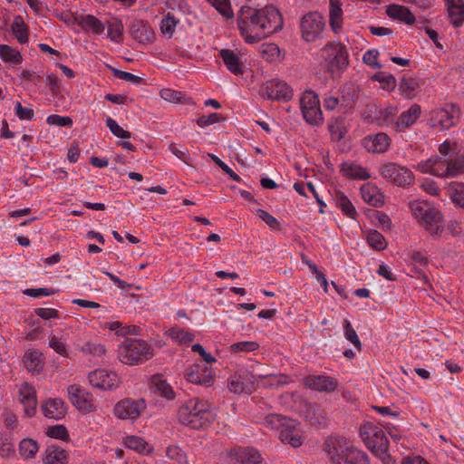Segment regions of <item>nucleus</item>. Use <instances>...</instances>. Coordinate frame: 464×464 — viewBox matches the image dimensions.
Segmentation results:
<instances>
[{
    "label": "nucleus",
    "mask_w": 464,
    "mask_h": 464,
    "mask_svg": "<svg viewBox=\"0 0 464 464\" xmlns=\"http://www.w3.org/2000/svg\"><path fill=\"white\" fill-rule=\"evenodd\" d=\"M251 378L252 376H249V373L246 372L236 373L231 376L227 387L234 393L251 394L256 390L255 382Z\"/></svg>",
    "instance_id": "nucleus-17"
},
{
    "label": "nucleus",
    "mask_w": 464,
    "mask_h": 464,
    "mask_svg": "<svg viewBox=\"0 0 464 464\" xmlns=\"http://www.w3.org/2000/svg\"><path fill=\"white\" fill-rule=\"evenodd\" d=\"M225 120H226V117H224L218 113L212 112L208 116L202 115L200 117H198L196 121H197V124L200 128H204L206 126H209V125H212L217 122L224 121Z\"/></svg>",
    "instance_id": "nucleus-62"
},
{
    "label": "nucleus",
    "mask_w": 464,
    "mask_h": 464,
    "mask_svg": "<svg viewBox=\"0 0 464 464\" xmlns=\"http://www.w3.org/2000/svg\"><path fill=\"white\" fill-rule=\"evenodd\" d=\"M46 122L49 125H56L60 127H72V119L68 116H61L58 114H52L47 117Z\"/></svg>",
    "instance_id": "nucleus-64"
},
{
    "label": "nucleus",
    "mask_w": 464,
    "mask_h": 464,
    "mask_svg": "<svg viewBox=\"0 0 464 464\" xmlns=\"http://www.w3.org/2000/svg\"><path fill=\"white\" fill-rule=\"evenodd\" d=\"M169 336L179 344H188L193 342L195 334L179 328V326H173L167 332Z\"/></svg>",
    "instance_id": "nucleus-40"
},
{
    "label": "nucleus",
    "mask_w": 464,
    "mask_h": 464,
    "mask_svg": "<svg viewBox=\"0 0 464 464\" xmlns=\"http://www.w3.org/2000/svg\"><path fill=\"white\" fill-rule=\"evenodd\" d=\"M42 410L46 418L61 420L67 413V407L64 401L59 398L48 399L43 405Z\"/></svg>",
    "instance_id": "nucleus-21"
},
{
    "label": "nucleus",
    "mask_w": 464,
    "mask_h": 464,
    "mask_svg": "<svg viewBox=\"0 0 464 464\" xmlns=\"http://www.w3.org/2000/svg\"><path fill=\"white\" fill-rule=\"evenodd\" d=\"M420 221L425 225L426 231L429 232L430 236H439L444 230L443 216L438 208L432 206Z\"/></svg>",
    "instance_id": "nucleus-15"
},
{
    "label": "nucleus",
    "mask_w": 464,
    "mask_h": 464,
    "mask_svg": "<svg viewBox=\"0 0 464 464\" xmlns=\"http://www.w3.org/2000/svg\"><path fill=\"white\" fill-rule=\"evenodd\" d=\"M152 356V348L141 339L125 338L118 348L119 360L128 365L142 363Z\"/></svg>",
    "instance_id": "nucleus-6"
},
{
    "label": "nucleus",
    "mask_w": 464,
    "mask_h": 464,
    "mask_svg": "<svg viewBox=\"0 0 464 464\" xmlns=\"http://www.w3.org/2000/svg\"><path fill=\"white\" fill-rule=\"evenodd\" d=\"M160 97L167 102L173 103H189L191 99L179 91L172 90L169 88L161 89L160 92Z\"/></svg>",
    "instance_id": "nucleus-38"
},
{
    "label": "nucleus",
    "mask_w": 464,
    "mask_h": 464,
    "mask_svg": "<svg viewBox=\"0 0 464 464\" xmlns=\"http://www.w3.org/2000/svg\"><path fill=\"white\" fill-rule=\"evenodd\" d=\"M11 28L15 38L20 44L28 42V27L20 15L14 17Z\"/></svg>",
    "instance_id": "nucleus-39"
},
{
    "label": "nucleus",
    "mask_w": 464,
    "mask_h": 464,
    "mask_svg": "<svg viewBox=\"0 0 464 464\" xmlns=\"http://www.w3.org/2000/svg\"><path fill=\"white\" fill-rule=\"evenodd\" d=\"M440 162V157L435 159H429L427 160L420 161L418 164V169L422 173H430L435 176L441 177V172L438 171L437 163Z\"/></svg>",
    "instance_id": "nucleus-51"
},
{
    "label": "nucleus",
    "mask_w": 464,
    "mask_h": 464,
    "mask_svg": "<svg viewBox=\"0 0 464 464\" xmlns=\"http://www.w3.org/2000/svg\"><path fill=\"white\" fill-rule=\"evenodd\" d=\"M460 108L455 103H447L444 108L434 111L431 121L432 126H440L442 129H450L456 124V120L460 116Z\"/></svg>",
    "instance_id": "nucleus-11"
},
{
    "label": "nucleus",
    "mask_w": 464,
    "mask_h": 464,
    "mask_svg": "<svg viewBox=\"0 0 464 464\" xmlns=\"http://www.w3.org/2000/svg\"><path fill=\"white\" fill-rule=\"evenodd\" d=\"M421 112L419 104H412L409 110L402 112L395 121V129L397 131H403L416 122Z\"/></svg>",
    "instance_id": "nucleus-23"
},
{
    "label": "nucleus",
    "mask_w": 464,
    "mask_h": 464,
    "mask_svg": "<svg viewBox=\"0 0 464 464\" xmlns=\"http://www.w3.org/2000/svg\"><path fill=\"white\" fill-rule=\"evenodd\" d=\"M108 67L111 71L112 74L118 79L131 82L132 83L137 85L143 82V79L140 76H137L128 72L121 71L111 66Z\"/></svg>",
    "instance_id": "nucleus-59"
},
{
    "label": "nucleus",
    "mask_w": 464,
    "mask_h": 464,
    "mask_svg": "<svg viewBox=\"0 0 464 464\" xmlns=\"http://www.w3.org/2000/svg\"><path fill=\"white\" fill-rule=\"evenodd\" d=\"M123 32V24L121 20H116L108 25V37L113 41L119 43L121 40Z\"/></svg>",
    "instance_id": "nucleus-58"
},
{
    "label": "nucleus",
    "mask_w": 464,
    "mask_h": 464,
    "mask_svg": "<svg viewBox=\"0 0 464 464\" xmlns=\"http://www.w3.org/2000/svg\"><path fill=\"white\" fill-rule=\"evenodd\" d=\"M447 5L450 23L454 28L462 26L464 23V0H444Z\"/></svg>",
    "instance_id": "nucleus-22"
},
{
    "label": "nucleus",
    "mask_w": 464,
    "mask_h": 464,
    "mask_svg": "<svg viewBox=\"0 0 464 464\" xmlns=\"http://www.w3.org/2000/svg\"><path fill=\"white\" fill-rule=\"evenodd\" d=\"M180 423L193 430L204 429L210 422L211 413L207 401L188 400L178 411Z\"/></svg>",
    "instance_id": "nucleus-3"
},
{
    "label": "nucleus",
    "mask_w": 464,
    "mask_h": 464,
    "mask_svg": "<svg viewBox=\"0 0 464 464\" xmlns=\"http://www.w3.org/2000/svg\"><path fill=\"white\" fill-rule=\"evenodd\" d=\"M106 126L110 129L111 133L120 139H130L131 133L128 130H123L112 118L108 117L106 119Z\"/></svg>",
    "instance_id": "nucleus-56"
},
{
    "label": "nucleus",
    "mask_w": 464,
    "mask_h": 464,
    "mask_svg": "<svg viewBox=\"0 0 464 464\" xmlns=\"http://www.w3.org/2000/svg\"><path fill=\"white\" fill-rule=\"evenodd\" d=\"M324 60L322 65L332 77L340 76L349 65V54L346 46L340 42H329L320 51Z\"/></svg>",
    "instance_id": "nucleus-4"
},
{
    "label": "nucleus",
    "mask_w": 464,
    "mask_h": 464,
    "mask_svg": "<svg viewBox=\"0 0 464 464\" xmlns=\"http://www.w3.org/2000/svg\"><path fill=\"white\" fill-rule=\"evenodd\" d=\"M301 111L311 110L314 107H320L318 95L312 90L305 91L300 99Z\"/></svg>",
    "instance_id": "nucleus-44"
},
{
    "label": "nucleus",
    "mask_w": 464,
    "mask_h": 464,
    "mask_svg": "<svg viewBox=\"0 0 464 464\" xmlns=\"http://www.w3.org/2000/svg\"><path fill=\"white\" fill-rule=\"evenodd\" d=\"M88 379L91 385L95 388L111 390L117 387V374L112 372L95 370L90 372Z\"/></svg>",
    "instance_id": "nucleus-18"
},
{
    "label": "nucleus",
    "mask_w": 464,
    "mask_h": 464,
    "mask_svg": "<svg viewBox=\"0 0 464 464\" xmlns=\"http://www.w3.org/2000/svg\"><path fill=\"white\" fill-rule=\"evenodd\" d=\"M145 409L146 402L143 399H123L115 404L113 411L119 419L135 420Z\"/></svg>",
    "instance_id": "nucleus-9"
},
{
    "label": "nucleus",
    "mask_w": 464,
    "mask_h": 464,
    "mask_svg": "<svg viewBox=\"0 0 464 464\" xmlns=\"http://www.w3.org/2000/svg\"><path fill=\"white\" fill-rule=\"evenodd\" d=\"M279 47L274 43L264 44L260 47V55L266 62L272 63L279 56Z\"/></svg>",
    "instance_id": "nucleus-48"
},
{
    "label": "nucleus",
    "mask_w": 464,
    "mask_h": 464,
    "mask_svg": "<svg viewBox=\"0 0 464 464\" xmlns=\"http://www.w3.org/2000/svg\"><path fill=\"white\" fill-rule=\"evenodd\" d=\"M224 17L232 18L234 14L229 0H207Z\"/></svg>",
    "instance_id": "nucleus-54"
},
{
    "label": "nucleus",
    "mask_w": 464,
    "mask_h": 464,
    "mask_svg": "<svg viewBox=\"0 0 464 464\" xmlns=\"http://www.w3.org/2000/svg\"><path fill=\"white\" fill-rule=\"evenodd\" d=\"M259 348L258 343L255 341H243L233 343L230 346L232 353L238 352H254Z\"/></svg>",
    "instance_id": "nucleus-61"
},
{
    "label": "nucleus",
    "mask_w": 464,
    "mask_h": 464,
    "mask_svg": "<svg viewBox=\"0 0 464 464\" xmlns=\"http://www.w3.org/2000/svg\"><path fill=\"white\" fill-rule=\"evenodd\" d=\"M305 121L314 127L324 123V117L321 107H314L311 110L301 111Z\"/></svg>",
    "instance_id": "nucleus-42"
},
{
    "label": "nucleus",
    "mask_w": 464,
    "mask_h": 464,
    "mask_svg": "<svg viewBox=\"0 0 464 464\" xmlns=\"http://www.w3.org/2000/svg\"><path fill=\"white\" fill-rule=\"evenodd\" d=\"M358 90L351 83H346L341 88V105L345 108H353L358 99Z\"/></svg>",
    "instance_id": "nucleus-32"
},
{
    "label": "nucleus",
    "mask_w": 464,
    "mask_h": 464,
    "mask_svg": "<svg viewBox=\"0 0 464 464\" xmlns=\"http://www.w3.org/2000/svg\"><path fill=\"white\" fill-rule=\"evenodd\" d=\"M71 403L79 411L88 413L94 411L93 396L80 385L72 384L67 388Z\"/></svg>",
    "instance_id": "nucleus-10"
},
{
    "label": "nucleus",
    "mask_w": 464,
    "mask_h": 464,
    "mask_svg": "<svg viewBox=\"0 0 464 464\" xmlns=\"http://www.w3.org/2000/svg\"><path fill=\"white\" fill-rule=\"evenodd\" d=\"M281 14L274 6L255 9L242 6L237 13V26L247 44H256L282 28Z\"/></svg>",
    "instance_id": "nucleus-1"
},
{
    "label": "nucleus",
    "mask_w": 464,
    "mask_h": 464,
    "mask_svg": "<svg viewBox=\"0 0 464 464\" xmlns=\"http://www.w3.org/2000/svg\"><path fill=\"white\" fill-rule=\"evenodd\" d=\"M324 450L334 464H369L368 455L355 448L343 437H331L325 440Z\"/></svg>",
    "instance_id": "nucleus-2"
},
{
    "label": "nucleus",
    "mask_w": 464,
    "mask_h": 464,
    "mask_svg": "<svg viewBox=\"0 0 464 464\" xmlns=\"http://www.w3.org/2000/svg\"><path fill=\"white\" fill-rule=\"evenodd\" d=\"M419 87L418 82L412 78L411 76H409L408 74H404L399 84V90L401 93L406 98V99H412L416 95V90Z\"/></svg>",
    "instance_id": "nucleus-34"
},
{
    "label": "nucleus",
    "mask_w": 464,
    "mask_h": 464,
    "mask_svg": "<svg viewBox=\"0 0 464 464\" xmlns=\"http://www.w3.org/2000/svg\"><path fill=\"white\" fill-rule=\"evenodd\" d=\"M78 24L81 25L83 30H91L96 34H102L105 29L104 24L92 14L82 15L78 21Z\"/></svg>",
    "instance_id": "nucleus-33"
},
{
    "label": "nucleus",
    "mask_w": 464,
    "mask_h": 464,
    "mask_svg": "<svg viewBox=\"0 0 464 464\" xmlns=\"http://www.w3.org/2000/svg\"><path fill=\"white\" fill-rule=\"evenodd\" d=\"M155 392L168 400L174 399L175 397L171 386L165 380H158L155 382Z\"/></svg>",
    "instance_id": "nucleus-60"
},
{
    "label": "nucleus",
    "mask_w": 464,
    "mask_h": 464,
    "mask_svg": "<svg viewBox=\"0 0 464 464\" xmlns=\"http://www.w3.org/2000/svg\"><path fill=\"white\" fill-rule=\"evenodd\" d=\"M304 385L319 392H334L338 385L337 381L331 376L309 375L304 378Z\"/></svg>",
    "instance_id": "nucleus-20"
},
{
    "label": "nucleus",
    "mask_w": 464,
    "mask_h": 464,
    "mask_svg": "<svg viewBox=\"0 0 464 464\" xmlns=\"http://www.w3.org/2000/svg\"><path fill=\"white\" fill-rule=\"evenodd\" d=\"M371 79L374 82H380L382 89L389 92L394 90L397 84V81L393 75H385L383 72H376L371 77Z\"/></svg>",
    "instance_id": "nucleus-46"
},
{
    "label": "nucleus",
    "mask_w": 464,
    "mask_h": 464,
    "mask_svg": "<svg viewBox=\"0 0 464 464\" xmlns=\"http://www.w3.org/2000/svg\"><path fill=\"white\" fill-rule=\"evenodd\" d=\"M381 174L385 179L399 187L410 186L414 181V175L411 169L393 162L383 165Z\"/></svg>",
    "instance_id": "nucleus-8"
},
{
    "label": "nucleus",
    "mask_w": 464,
    "mask_h": 464,
    "mask_svg": "<svg viewBox=\"0 0 464 464\" xmlns=\"http://www.w3.org/2000/svg\"><path fill=\"white\" fill-rule=\"evenodd\" d=\"M45 433L48 437L53 439H57L61 440H69V432L66 427L63 425L50 426L47 428Z\"/></svg>",
    "instance_id": "nucleus-55"
},
{
    "label": "nucleus",
    "mask_w": 464,
    "mask_h": 464,
    "mask_svg": "<svg viewBox=\"0 0 464 464\" xmlns=\"http://www.w3.org/2000/svg\"><path fill=\"white\" fill-rule=\"evenodd\" d=\"M185 377L188 382L197 385L209 386L214 381L211 369L204 363L190 365L186 370Z\"/></svg>",
    "instance_id": "nucleus-12"
},
{
    "label": "nucleus",
    "mask_w": 464,
    "mask_h": 464,
    "mask_svg": "<svg viewBox=\"0 0 464 464\" xmlns=\"http://www.w3.org/2000/svg\"><path fill=\"white\" fill-rule=\"evenodd\" d=\"M343 10L341 8V5L339 4V0H331L329 22L334 33L337 34L341 30Z\"/></svg>",
    "instance_id": "nucleus-31"
},
{
    "label": "nucleus",
    "mask_w": 464,
    "mask_h": 464,
    "mask_svg": "<svg viewBox=\"0 0 464 464\" xmlns=\"http://www.w3.org/2000/svg\"><path fill=\"white\" fill-rule=\"evenodd\" d=\"M450 191L453 202L464 208V183H450Z\"/></svg>",
    "instance_id": "nucleus-49"
},
{
    "label": "nucleus",
    "mask_w": 464,
    "mask_h": 464,
    "mask_svg": "<svg viewBox=\"0 0 464 464\" xmlns=\"http://www.w3.org/2000/svg\"><path fill=\"white\" fill-rule=\"evenodd\" d=\"M68 454L65 450L60 446L51 444L48 445L43 456L44 464H67Z\"/></svg>",
    "instance_id": "nucleus-26"
},
{
    "label": "nucleus",
    "mask_w": 464,
    "mask_h": 464,
    "mask_svg": "<svg viewBox=\"0 0 464 464\" xmlns=\"http://www.w3.org/2000/svg\"><path fill=\"white\" fill-rule=\"evenodd\" d=\"M367 242L373 249L377 251H382L387 246V242L384 237L377 230H371L368 233Z\"/></svg>",
    "instance_id": "nucleus-47"
},
{
    "label": "nucleus",
    "mask_w": 464,
    "mask_h": 464,
    "mask_svg": "<svg viewBox=\"0 0 464 464\" xmlns=\"http://www.w3.org/2000/svg\"><path fill=\"white\" fill-rule=\"evenodd\" d=\"M279 439L282 442L290 444L294 448H297L302 445V438L300 435V431L297 429L296 420H293V425L287 423L280 430Z\"/></svg>",
    "instance_id": "nucleus-27"
},
{
    "label": "nucleus",
    "mask_w": 464,
    "mask_h": 464,
    "mask_svg": "<svg viewBox=\"0 0 464 464\" xmlns=\"http://www.w3.org/2000/svg\"><path fill=\"white\" fill-rule=\"evenodd\" d=\"M343 328H344L345 338L348 341H350L354 345V347L356 349L361 351L362 350L361 341H360L355 330L353 328L349 320H344Z\"/></svg>",
    "instance_id": "nucleus-57"
},
{
    "label": "nucleus",
    "mask_w": 464,
    "mask_h": 464,
    "mask_svg": "<svg viewBox=\"0 0 464 464\" xmlns=\"http://www.w3.org/2000/svg\"><path fill=\"white\" fill-rule=\"evenodd\" d=\"M231 461L235 464H261L263 458L254 448H237L230 452Z\"/></svg>",
    "instance_id": "nucleus-16"
},
{
    "label": "nucleus",
    "mask_w": 464,
    "mask_h": 464,
    "mask_svg": "<svg viewBox=\"0 0 464 464\" xmlns=\"http://www.w3.org/2000/svg\"><path fill=\"white\" fill-rule=\"evenodd\" d=\"M410 208L412 212V215L418 218L422 219L424 215L429 211V208L431 207L427 201L416 199L413 201H411Z\"/></svg>",
    "instance_id": "nucleus-52"
},
{
    "label": "nucleus",
    "mask_w": 464,
    "mask_h": 464,
    "mask_svg": "<svg viewBox=\"0 0 464 464\" xmlns=\"http://www.w3.org/2000/svg\"><path fill=\"white\" fill-rule=\"evenodd\" d=\"M219 56L229 72L236 75L243 73V63L234 51L222 49L219 51Z\"/></svg>",
    "instance_id": "nucleus-29"
},
{
    "label": "nucleus",
    "mask_w": 464,
    "mask_h": 464,
    "mask_svg": "<svg viewBox=\"0 0 464 464\" xmlns=\"http://www.w3.org/2000/svg\"><path fill=\"white\" fill-rule=\"evenodd\" d=\"M324 27V17L319 12H309L300 19L301 36L305 42L310 43L319 39Z\"/></svg>",
    "instance_id": "nucleus-7"
},
{
    "label": "nucleus",
    "mask_w": 464,
    "mask_h": 464,
    "mask_svg": "<svg viewBox=\"0 0 464 464\" xmlns=\"http://www.w3.org/2000/svg\"><path fill=\"white\" fill-rule=\"evenodd\" d=\"M266 423L274 430H281L287 423L293 425V419L281 414H269L266 417Z\"/></svg>",
    "instance_id": "nucleus-43"
},
{
    "label": "nucleus",
    "mask_w": 464,
    "mask_h": 464,
    "mask_svg": "<svg viewBox=\"0 0 464 464\" xmlns=\"http://www.w3.org/2000/svg\"><path fill=\"white\" fill-rule=\"evenodd\" d=\"M264 92L270 100L289 101L293 96L292 88L285 82L278 80L268 82L264 88Z\"/></svg>",
    "instance_id": "nucleus-14"
},
{
    "label": "nucleus",
    "mask_w": 464,
    "mask_h": 464,
    "mask_svg": "<svg viewBox=\"0 0 464 464\" xmlns=\"http://www.w3.org/2000/svg\"><path fill=\"white\" fill-rule=\"evenodd\" d=\"M0 57L5 63L14 64H19L23 61L21 53L7 44H0Z\"/></svg>",
    "instance_id": "nucleus-41"
},
{
    "label": "nucleus",
    "mask_w": 464,
    "mask_h": 464,
    "mask_svg": "<svg viewBox=\"0 0 464 464\" xmlns=\"http://www.w3.org/2000/svg\"><path fill=\"white\" fill-rule=\"evenodd\" d=\"M443 163H446L447 166L445 170L441 172V177H456L459 173L464 170V156H459L454 160L447 161L443 160Z\"/></svg>",
    "instance_id": "nucleus-37"
},
{
    "label": "nucleus",
    "mask_w": 464,
    "mask_h": 464,
    "mask_svg": "<svg viewBox=\"0 0 464 464\" xmlns=\"http://www.w3.org/2000/svg\"><path fill=\"white\" fill-rule=\"evenodd\" d=\"M343 176L349 179L366 180L371 178L368 170L355 162H343L340 166Z\"/></svg>",
    "instance_id": "nucleus-25"
},
{
    "label": "nucleus",
    "mask_w": 464,
    "mask_h": 464,
    "mask_svg": "<svg viewBox=\"0 0 464 464\" xmlns=\"http://www.w3.org/2000/svg\"><path fill=\"white\" fill-rule=\"evenodd\" d=\"M23 362L29 372L39 373L44 367L43 354L36 350L26 351Z\"/></svg>",
    "instance_id": "nucleus-30"
},
{
    "label": "nucleus",
    "mask_w": 464,
    "mask_h": 464,
    "mask_svg": "<svg viewBox=\"0 0 464 464\" xmlns=\"http://www.w3.org/2000/svg\"><path fill=\"white\" fill-rule=\"evenodd\" d=\"M386 14L393 19L405 23L406 24H413L415 16L411 10L404 5L392 4L386 7Z\"/></svg>",
    "instance_id": "nucleus-24"
},
{
    "label": "nucleus",
    "mask_w": 464,
    "mask_h": 464,
    "mask_svg": "<svg viewBox=\"0 0 464 464\" xmlns=\"http://www.w3.org/2000/svg\"><path fill=\"white\" fill-rule=\"evenodd\" d=\"M328 130L331 134V139L334 142H339L343 139L347 132L344 126V118L337 117L330 121L328 123Z\"/></svg>",
    "instance_id": "nucleus-35"
},
{
    "label": "nucleus",
    "mask_w": 464,
    "mask_h": 464,
    "mask_svg": "<svg viewBox=\"0 0 464 464\" xmlns=\"http://www.w3.org/2000/svg\"><path fill=\"white\" fill-rule=\"evenodd\" d=\"M209 158L213 160V162L218 165L225 173L229 175V177L235 181H240L241 178L231 169L229 168L223 160H221L217 155L213 153H208Z\"/></svg>",
    "instance_id": "nucleus-63"
},
{
    "label": "nucleus",
    "mask_w": 464,
    "mask_h": 464,
    "mask_svg": "<svg viewBox=\"0 0 464 464\" xmlns=\"http://www.w3.org/2000/svg\"><path fill=\"white\" fill-rule=\"evenodd\" d=\"M361 194L363 200L372 207L381 208L384 204L383 195L372 183L362 185L361 187Z\"/></svg>",
    "instance_id": "nucleus-28"
},
{
    "label": "nucleus",
    "mask_w": 464,
    "mask_h": 464,
    "mask_svg": "<svg viewBox=\"0 0 464 464\" xmlns=\"http://www.w3.org/2000/svg\"><path fill=\"white\" fill-rule=\"evenodd\" d=\"M335 202L336 206L341 208L343 213L351 218H355L357 212L351 202V200L344 195L343 192L338 190L335 192Z\"/></svg>",
    "instance_id": "nucleus-36"
},
{
    "label": "nucleus",
    "mask_w": 464,
    "mask_h": 464,
    "mask_svg": "<svg viewBox=\"0 0 464 464\" xmlns=\"http://www.w3.org/2000/svg\"><path fill=\"white\" fill-rule=\"evenodd\" d=\"M124 445L128 449L133 450L139 453H143L148 443L140 437L130 435L124 439Z\"/></svg>",
    "instance_id": "nucleus-50"
},
{
    "label": "nucleus",
    "mask_w": 464,
    "mask_h": 464,
    "mask_svg": "<svg viewBox=\"0 0 464 464\" xmlns=\"http://www.w3.org/2000/svg\"><path fill=\"white\" fill-rule=\"evenodd\" d=\"M360 437L367 448L385 464H392L388 454L389 440L382 429L371 422H366L360 428Z\"/></svg>",
    "instance_id": "nucleus-5"
},
{
    "label": "nucleus",
    "mask_w": 464,
    "mask_h": 464,
    "mask_svg": "<svg viewBox=\"0 0 464 464\" xmlns=\"http://www.w3.org/2000/svg\"><path fill=\"white\" fill-rule=\"evenodd\" d=\"M20 454L26 458H34L38 451V444L33 439H24L19 443Z\"/></svg>",
    "instance_id": "nucleus-45"
},
{
    "label": "nucleus",
    "mask_w": 464,
    "mask_h": 464,
    "mask_svg": "<svg viewBox=\"0 0 464 464\" xmlns=\"http://www.w3.org/2000/svg\"><path fill=\"white\" fill-rule=\"evenodd\" d=\"M130 34L135 41L140 44L152 43L155 39L154 31L144 20H132L130 24Z\"/></svg>",
    "instance_id": "nucleus-13"
},
{
    "label": "nucleus",
    "mask_w": 464,
    "mask_h": 464,
    "mask_svg": "<svg viewBox=\"0 0 464 464\" xmlns=\"http://www.w3.org/2000/svg\"><path fill=\"white\" fill-rule=\"evenodd\" d=\"M390 137L384 132L368 135L362 140V147L372 153H383L390 147Z\"/></svg>",
    "instance_id": "nucleus-19"
},
{
    "label": "nucleus",
    "mask_w": 464,
    "mask_h": 464,
    "mask_svg": "<svg viewBox=\"0 0 464 464\" xmlns=\"http://www.w3.org/2000/svg\"><path fill=\"white\" fill-rule=\"evenodd\" d=\"M178 24L179 20L171 13H168L161 21L160 30L163 34L171 37Z\"/></svg>",
    "instance_id": "nucleus-53"
}]
</instances>
